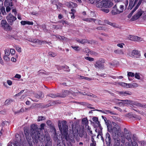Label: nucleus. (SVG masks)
Segmentation results:
<instances>
[{
    "label": "nucleus",
    "instance_id": "dca6fc26",
    "mask_svg": "<svg viewBox=\"0 0 146 146\" xmlns=\"http://www.w3.org/2000/svg\"><path fill=\"white\" fill-rule=\"evenodd\" d=\"M103 4V0L99 2L98 0H97L95 4H96L97 7L100 9L101 10L103 8H104Z\"/></svg>",
    "mask_w": 146,
    "mask_h": 146
},
{
    "label": "nucleus",
    "instance_id": "a878e982",
    "mask_svg": "<svg viewBox=\"0 0 146 146\" xmlns=\"http://www.w3.org/2000/svg\"><path fill=\"white\" fill-rule=\"evenodd\" d=\"M108 130L110 133H112L113 131V128L112 125L110 123H108L107 124Z\"/></svg>",
    "mask_w": 146,
    "mask_h": 146
},
{
    "label": "nucleus",
    "instance_id": "4468645a",
    "mask_svg": "<svg viewBox=\"0 0 146 146\" xmlns=\"http://www.w3.org/2000/svg\"><path fill=\"white\" fill-rule=\"evenodd\" d=\"M140 0H139V2ZM138 0H129V3L128 7V9H131L138 2Z\"/></svg>",
    "mask_w": 146,
    "mask_h": 146
},
{
    "label": "nucleus",
    "instance_id": "5fc2aeb1",
    "mask_svg": "<svg viewBox=\"0 0 146 146\" xmlns=\"http://www.w3.org/2000/svg\"><path fill=\"white\" fill-rule=\"evenodd\" d=\"M10 52L11 54L14 55L15 54V51L14 49L11 48L10 49Z\"/></svg>",
    "mask_w": 146,
    "mask_h": 146
},
{
    "label": "nucleus",
    "instance_id": "f257e3e1",
    "mask_svg": "<svg viewBox=\"0 0 146 146\" xmlns=\"http://www.w3.org/2000/svg\"><path fill=\"white\" fill-rule=\"evenodd\" d=\"M45 125L44 123H42L40 127L38 128L37 125L35 124L31 125V130L25 128L24 130L25 134L27 141L29 144L33 141L34 143H37L39 140L41 142L44 141L45 136L42 132Z\"/></svg>",
    "mask_w": 146,
    "mask_h": 146
},
{
    "label": "nucleus",
    "instance_id": "3c124183",
    "mask_svg": "<svg viewBox=\"0 0 146 146\" xmlns=\"http://www.w3.org/2000/svg\"><path fill=\"white\" fill-rule=\"evenodd\" d=\"M135 77V78L138 79H140V76L139 75V74L138 73H136L135 75H134Z\"/></svg>",
    "mask_w": 146,
    "mask_h": 146
},
{
    "label": "nucleus",
    "instance_id": "a18cd8bd",
    "mask_svg": "<svg viewBox=\"0 0 146 146\" xmlns=\"http://www.w3.org/2000/svg\"><path fill=\"white\" fill-rule=\"evenodd\" d=\"M97 29L100 30H104L105 31L106 29L103 27H98L96 28Z\"/></svg>",
    "mask_w": 146,
    "mask_h": 146
},
{
    "label": "nucleus",
    "instance_id": "6e6552de",
    "mask_svg": "<svg viewBox=\"0 0 146 146\" xmlns=\"http://www.w3.org/2000/svg\"><path fill=\"white\" fill-rule=\"evenodd\" d=\"M29 41L33 43H38V44H42V43H47L49 45L51 44V43L50 42H47L45 41H41L38 39H30Z\"/></svg>",
    "mask_w": 146,
    "mask_h": 146
},
{
    "label": "nucleus",
    "instance_id": "c756f323",
    "mask_svg": "<svg viewBox=\"0 0 146 146\" xmlns=\"http://www.w3.org/2000/svg\"><path fill=\"white\" fill-rule=\"evenodd\" d=\"M82 123L86 126L88 124V120L86 118H83L82 120Z\"/></svg>",
    "mask_w": 146,
    "mask_h": 146
},
{
    "label": "nucleus",
    "instance_id": "c85d7f7f",
    "mask_svg": "<svg viewBox=\"0 0 146 146\" xmlns=\"http://www.w3.org/2000/svg\"><path fill=\"white\" fill-rule=\"evenodd\" d=\"M53 38H58L61 40H63L65 38L64 36H61L59 35H53Z\"/></svg>",
    "mask_w": 146,
    "mask_h": 146
},
{
    "label": "nucleus",
    "instance_id": "052dcab7",
    "mask_svg": "<svg viewBox=\"0 0 146 146\" xmlns=\"http://www.w3.org/2000/svg\"><path fill=\"white\" fill-rule=\"evenodd\" d=\"M119 11L120 12V13L122 12L123 11V5H121L119 7Z\"/></svg>",
    "mask_w": 146,
    "mask_h": 146
},
{
    "label": "nucleus",
    "instance_id": "4c0bfd02",
    "mask_svg": "<svg viewBox=\"0 0 146 146\" xmlns=\"http://www.w3.org/2000/svg\"><path fill=\"white\" fill-rule=\"evenodd\" d=\"M77 41L82 44H84L85 43H87L88 42L87 40L86 39H82L81 40H77Z\"/></svg>",
    "mask_w": 146,
    "mask_h": 146
},
{
    "label": "nucleus",
    "instance_id": "bf43d9fd",
    "mask_svg": "<svg viewBox=\"0 0 146 146\" xmlns=\"http://www.w3.org/2000/svg\"><path fill=\"white\" fill-rule=\"evenodd\" d=\"M48 96L52 98H55L57 96L56 95L53 94H49Z\"/></svg>",
    "mask_w": 146,
    "mask_h": 146
},
{
    "label": "nucleus",
    "instance_id": "cd10ccee",
    "mask_svg": "<svg viewBox=\"0 0 146 146\" xmlns=\"http://www.w3.org/2000/svg\"><path fill=\"white\" fill-rule=\"evenodd\" d=\"M83 20L84 21L88 22H93V21H95V19L92 18H88L84 19H83Z\"/></svg>",
    "mask_w": 146,
    "mask_h": 146
},
{
    "label": "nucleus",
    "instance_id": "0eeeda50",
    "mask_svg": "<svg viewBox=\"0 0 146 146\" xmlns=\"http://www.w3.org/2000/svg\"><path fill=\"white\" fill-rule=\"evenodd\" d=\"M7 21L10 25H12L13 22L17 19V18L11 13H9L6 17Z\"/></svg>",
    "mask_w": 146,
    "mask_h": 146
},
{
    "label": "nucleus",
    "instance_id": "603ef678",
    "mask_svg": "<svg viewBox=\"0 0 146 146\" xmlns=\"http://www.w3.org/2000/svg\"><path fill=\"white\" fill-rule=\"evenodd\" d=\"M139 143L141 144V146H146V141H141L139 142Z\"/></svg>",
    "mask_w": 146,
    "mask_h": 146
},
{
    "label": "nucleus",
    "instance_id": "423d86ee",
    "mask_svg": "<svg viewBox=\"0 0 146 146\" xmlns=\"http://www.w3.org/2000/svg\"><path fill=\"white\" fill-rule=\"evenodd\" d=\"M112 124L113 125L112 133H113L115 136L118 135V133L120 131V127L115 122H113Z\"/></svg>",
    "mask_w": 146,
    "mask_h": 146
},
{
    "label": "nucleus",
    "instance_id": "aec40b11",
    "mask_svg": "<svg viewBox=\"0 0 146 146\" xmlns=\"http://www.w3.org/2000/svg\"><path fill=\"white\" fill-rule=\"evenodd\" d=\"M115 54L119 56H121L124 54V52L121 49H117L115 50L114 51Z\"/></svg>",
    "mask_w": 146,
    "mask_h": 146
},
{
    "label": "nucleus",
    "instance_id": "6ab92c4d",
    "mask_svg": "<svg viewBox=\"0 0 146 146\" xmlns=\"http://www.w3.org/2000/svg\"><path fill=\"white\" fill-rule=\"evenodd\" d=\"M142 1V0H140V1L137 4V5L135 7L134 9L129 14V15L130 16H131L132 15L133 13L138 9L139 7L141 4V2Z\"/></svg>",
    "mask_w": 146,
    "mask_h": 146
},
{
    "label": "nucleus",
    "instance_id": "864d4df0",
    "mask_svg": "<svg viewBox=\"0 0 146 146\" xmlns=\"http://www.w3.org/2000/svg\"><path fill=\"white\" fill-rule=\"evenodd\" d=\"M97 0H86L87 1H88L89 3H91V4H95L96 1Z\"/></svg>",
    "mask_w": 146,
    "mask_h": 146
},
{
    "label": "nucleus",
    "instance_id": "774afa93",
    "mask_svg": "<svg viewBox=\"0 0 146 146\" xmlns=\"http://www.w3.org/2000/svg\"><path fill=\"white\" fill-rule=\"evenodd\" d=\"M7 84L9 86H11L12 84V81L10 80H7Z\"/></svg>",
    "mask_w": 146,
    "mask_h": 146
},
{
    "label": "nucleus",
    "instance_id": "6e6d98bb",
    "mask_svg": "<svg viewBox=\"0 0 146 146\" xmlns=\"http://www.w3.org/2000/svg\"><path fill=\"white\" fill-rule=\"evenodd\" d=\"M5 56H9L10 54V52L9 50L7 49H5Z\"/></svg>",
    "mask_w": 146,
    "mask_h": 146
},
{
    "label": "nucleus",
    "instance_id": "37998d69",
    "mask_svg": "<svg viewBox=\"0 0 146 146\" xmlns=\"http://www.w3.org/2000/svg\"><path fill=\"white\" fill-rule=\"evenodd\" d=\"M131 84V88H135L138 86V84L136 83H133Z\"/></svg>",
    "mask_w": 146,
    "mask_h": 146
},
{
    "label": "nucleus",
    "instance_id": "13d9d810",
    "mask_svg": "<svg viewBox=\"0 0 146 146\" xmlns=\"http://www.w3.org/2000/svg\"><path fill=\"white\" fill-rule=\"evenodd\" d=\"M1 10L2 14L4 15H5L6 14L5 9L4 8H2Z\"/></svg>",
    "mask_w": 146,
    "mask_h": 146
},
{
    "label": "nucleus",
    "instance_id": "393cba45",
    "mask_svg": "<svg viewBox=\"0 0 146 146\" xmlns=\"http://www.w3.org/2000/svg\"><path fill=\"white\" fill-rule=\"evenodd\" d=\"M99 129H100V130H99V131L98 132V135L97 136V138H98V137L99 135L100 136L101 139L103 141H104V139L103 138V136H102V128L101 126H99Z\"/></svg>",
    "mask_w": 146,
    "mask_h": 146
},
{
    "label": "nucleus",
    "instance_id": "20e7f679",
    "mask_svg": "<svg viewBox=\"0 0 146 146\" xmlns=\"http://www.w3.org/2000/svg\"><path fill=\"white\" fill-rule=\"evenodd\" d=\"M45 138L44 141L45 140V146H52V142L50 140V138L48 132L45 131Z\"/></svg>",
    "mask_w": 146,
    "mask_h": 146
},
{
    "label": "nucleus",
    "instance_id": "680f3d73",
    "mask_svg": "<svg viewBox=\"0 0 146 146\" xmlns=\"http://www.w3.org/2000/svg\"><path fill=\"white\" fill-rule=\"evenodd\" d=\"M59 22L62 23L63 25H64V24H67L68 22L67 21L65 20H62Z\"/></svg>",
    "mask_w": 146,
    "mask_h": 146
},
{
    "label": "nucleus",
    "instance_id": "f03ea898",
    "mask_svg": "<svg viewBox=\"0 0 146 146\" xmlns=\"http://www.w3.org/2000/svg\"><path fill=\"white\" fill-rule=\"evenodd\" d=\"M58 125L60 130L62 133L63 136L65 138L66 141L72 143L75 142L74 137L76 138L77 140H79L78 139V132L77 129L75 128L74 129L73 123L72 124V134L68 135V127L67 125V122L65 121H63L61 123L60 121H59L58 123Z\"/></svg>",
    "mask_w": 146,
    "mask_h": 146
},
{
    "label": "nucleus",
    "instance_id": "f8f14e48",
    "mask_svg": "<svg viewBox=\"0 0 146 146\" xmlns=\"http://www.w3.org/2000/svg\"><path fill=\"white\" fill-rule=\"evenodd\" d=\"M117 93L122 96H126L127 95H131L132 93L129 91H117Z\"/></svg>",
    "mask_w": 146,
    "mask_h": 146
},
{
    "label": "nucleus",
    "instance_id": "e433bc0d",
    "mask_svg": "<svg viewBox=\"0 0 146 146\" xmlns=\"http://www.w3.org/2000/svg\"><path fill=\"white\" fill-rule=\"evenodd\" d=\"M71 47L75 50L77 51H79L80 49V47L78 46H72Z\"/></svg>",
    "mask_w": 146,
    "mask_h": 146
},
{
    "label": "nucleus",
    "instance_id": "69168bd1",
    "mask_svg": "<svg viewBox=\"0 0 146 146\" xmlns=\"http://www.w3.org/2000/svg\"><path fill=\"white\" fill-rule=\"evenodd\" d=\"M101 10L106 13H108L109 11V9H103L102 8Z\"/></svg>",
    "mask_w": 146,
    "mask_h": 146
},
{
    "label": "nucleus",
    "instance_id": "de8ad7c7",
    "mask_svg": "<svg viewBox=\"0 0 146 146\" xmlns=\"http://www.w3.org/2000/svg\"><path fill=\"white\" fill-rule=\"evenodd\" d=\"M7 56H3V59L6 62H8L10 60V58Z\"/></svg>",
    "mask_w": 146,
    "mask_h": 146
},
{
    "label": "nucleus",
    "instance_id": "b1692460",
    "mask_svg": "<svg viewBox=\"0 0 146 146\" xmlns=\"http://www.w3.org/2000/svg\"><path fill=\"white\" fill-rule=\"evenodd\" d=\"M21 24L23 25H33V23L32 21H22L21 22Z\"/></svg>",
    "mask_w": 146,
    "mask_h": 146
},
{
    "label": "nucleus",
    "instance_id": "c03bdc74",
    "mask_svg": "<svg viewBox=\"0 0 146 146\" xmlns=\"http://www.w3.org/2000/svg\"><path fill=\"white\" fill-rule=\"evenodd\" d=\"M45 119V117L43 116H38V119L37 120L38 121H40L44 120Z\"/></svg>",
    "mask_w": 146,
    "mask_h": 146
},
{
    "label": "nucleus",
    "instance_id": "412c9836",
    "mask_svg": "<svg viewBox=\"0 0 146 146\" xmlns=\"http://www.w3.org/2000/svg\"><path fill=\"white\" fill-rule=\"evenodd\" d=\"M1 26L4 29H6L8 28L9 25L6 20H2L1 21Z\"/></svg>",
    "mask_w": 146,
    "mask_h": 146
},
{
    "label": "nucleus",
    "instance_id": "9d476101",
    "mask_svg": "<svg viewBox=\"0 0 146 146\" xmlns=\"http://www.w3.org/2000/svg\"><path fill=\"white\" fill-rule=\"evenodd\" d=\"M103 2L104 8L110 7L113 5V3L110 0H103Z\"/></svg>",
    "mask_w": 146,
    "mask_h": 146
},
{
    "label": "nucleus",
    "instance_id": "79ce46f5",
    "mask_svg": "<svg viewBox=\"0 0 146 146\" xmlns=\"http://www.w3.org/2000/svg\"><path fill=\"white\" fill-rule=\"evenodd\" d=\"M68 68V67L67 66H61L59 67V68H58V70H60L64 68L67 69Z\"/></svg>",
    "mask_w": 146,
    "mask_h": 146
},
{
    "label": "nucleus",
    "instance_id": "58836bf2",
    "mask_svg": "<svg viewBox=\"0 0 146 146\" xmlns=\"http://www.w3.org/2000/svg\"><path fill=\"white\" fill-rule=\"evenodd\" d=\"M48 55L51 57H54L56 55V54L52 52H50L48 53Z\"/></svg>",
    "mask_w": 146,
    "mask_h": 146
},
{
    "label": "nucleus",
    "instance_id": "338daca9",
    "mask_svg": "<svg viewBox=\"0 0 146 146\" xmlns=\"http://www.w3.org/2000/svg\"><path fill=\"white\" fill-rule=\"evenodd\" d=\"M47 124L49 126H51L52 122L50 120H48L46 122Z\"/></svg>",
    "mask_w": 146,
    "mask_h": 146
},
{
    "label": "nucleus",
    "instance_id": "0e129e2a",
    "mask_svg": "<svg viewBox=\"0 0 146 146\" xmlns=\"http://www.w3.org/2000/svg\"><path fill=\"white\" fill-rule=\"evenodd\" d=\"M12 102V100L8 99L7 100H6L5 102V103L6 104H8L10 103H11Z\"/></svg>",
    "mask_w": 146,
    "mask_h": 146
},
{
    "label": "nucleus",
    "instance_id": "39448f33",
    "mask_svg": "<svg viewBox=\"0 0 146 146\" xmlns=\"http://www.w3.org/2000/svg\"><path fill=\"white\" fill-rule=\"evenodd\" d=\"M4 5L6 7V11L7 12L10 11L11 9L13 8V6L12 0H5Z\"/></svg>",
    "mask_w": 146,
    "mask_h": 146
},
{
    "label": "nucleus",
    "instance_id": "72a5a7b5",
    "mask_svg": "<svg viewBox=\"0 0 146 146\" xmlns=\"http://www.w3.org/2000/svg\"><path fill=\"white\" fill-rule=\"evenodd\" d=\"M104 22L105 23L107 24H108L110 25H111L112 26H113V27H114L115 26L114 24L112 23L111 22H109L107 20H104Z\"/></svg>",
    "mask_w": 146,
    "mask_h": 146
},
{
    "label": "nucleus",
    "instance_id": "f3484780",
    "mask_svg": "<svg viewBox=\"0 0 146 146\" xmlns=\"http://www.w3.org/2000/svg\"><path fill=\"white\" fill-rule=\"evenodd\" d=\"M66 5L68 7L71 8L76 7L77 6V4L72 2H66Z\"/></svg>",
    "mask_w": 146,
    "mask_h": 146
},
{
    "label": "nucleus",
    "instance_id": "9b49d317",
    "mask_svg": "<svg viewBox=\"0 0 146 146\" xmlns=\"http://www.w3.org/2000/svg\"><path fill=\"white\" fill-rule=\"evenodd\" d=\"M143 13V12L141 9L138 10L137 13L133 17V20H135L138 19L142 15Z\"/></svg>",
    "mask_w": 146,
    "mask_h": 146
},
{
    "label": "nucleus",
    "instance_id": "a19ab883",
    "mask_svg": "<svg viewBox=\"0 0 146 146\" xmlns=\"http://www.w3.org/2000/svg\"><path fill=\"white\" fill-rule=\"evenodd\" d=\"M127 135H127L125 136L126 139H127L128 141L130 143L131 142V143H132V140H131L130 135Z\"/></svg>",
    "mask_w": 146,
    "mask_h": 146
},
{
    "label": "nucleus",
    "instance_id": "4d7b16f0",
    "mask_svg": "<svg viewBox=\"0 0 146 146\" xmlns=\"http://www.w3.org/2000/svg\"><path fill=\"white\" fill-rule=\"evenodd\" d=\"M127 76H128L133 77L134 76V74L133 73L131 72H128Z\"/></svg>",
    "mask_w": 146,
    "mask_h": 146
},
{
    "label": "nucleus",
    "instance_id": "473e14b6",
    "mask_svg": "<svg viewBox=\"0 0 146 146\" xmlns=\"http://www.w3.org/2000/svg\"><path fill=\"white\" fill-rule=\"evenodd\" d=\"M105 114H109L111 115H115V113L113 111H111L109 110H105Z\"/></svg>",
    "mask_w": 146,
    "mask_h": 146
},
{
    "label": "nucleus",
    "instance_id": "f704fd0d",
    "mask_svg": "<svg viewBox=\"0 0 146 146\" xmlns=\"http://www.w3.org/2000/svg\"><path fill=\"white\" fill-rule=\"evenodd\" d=\"M93 22H94L96 24H98L99 25H102V21L98 19H95V21H93Z\"/></svg>",
    "mask_w": 146,
    "mask_h": 146
},
{
    "label": "nucleus",
    "instance_id": "7ed1b4c3",
    "mask_svg": "<svg viewBox=\"0 0 146 146\" xmlns=\"http://www.w3.org/2000/svg\"><path fill=\"white\" fill-rule=\"evenodd\" d=\"M105 62L104 60L102 58H100L97 60L94 64V66L96 68L103 69L104 66L103 64Z\"/></svg>",
    "mask_w": 146,
    "mask_h": 146
},
{
    "label": "nucleus",
    "instance_id": "ddd939ff",
    "mask_svg": "<svg viewBox=\"0 0 146 146\" xmlns=\"http://www.w3.org/2000/svg\"><path fill=\"white\" fill-rule=\"evenodd\" d=\"M129 39L133 41H140L142 40V39L137 36L130 35L128 37Z\"/></svg>",
    "mask_w": 146,
    "mask_h": 146
},
{
    "label": "nucleus",
    "instance_id": "e2e57ef3",
    "mask_svg": "<svg viewBox=\"0 0 146 146\" xmlns=\"http://www.w3.org/2000/svg\"><path fill=\"white\" fill-rule=\"evenodd\" d=\"M124 45V44L123 43H119L117 44V46L118 47H119L121 48H123V45Z\"/></svg>",
    "mask_w": 146,
    "mask_h": 146
},
{
    "label": "nucleus",
    "instance_id": "c9c22d12",
    "mask_svg": "<svg viewBox=\"0 0 146 146\" xmlns=\"http://www.w3.org/2000/svg\"><path fill=\"white\" fill-rule=\"evenodd\" d=\"M118 84L121 86L127 88V83L123 82H119Z\"/></svg>",
    "mask_w": 146,
    "mask_h": 146
},
{
    "label": "nucleus",
    "instance_id": "2eb2a0df",
    "mask_svg": "<svg viewBox=\"0 0 146 146\" xmlns=\"http://www.w3.org/2000/svg\"><path fill=\"white\" fill-rule=\"evenodd\" d=\"M106 141V142L107 146H110V144L111 138L110 134L108 133H106L105 135Z\"/></svg>",
    "mask_w": 146,
    "mask_h": 146
},
{
    "label": "nucleus",
    "instance_id": "ea45409f",
    "mask_svg": "<svg viewBox=\"0 0 146 146\" xmlns=\"http://www.w3.org/2000/svg\"><path fill=\"white\" fill-rule=\"evenodd\" d=\"M84 58L85 59L90 61H93L94 60V58H91L89 56H86Z\"/></svg>",
    "mask_w": 146,
    "mask_h": 146
},
{
    "label": "nucleus",
    "instance_id": "8fccbe9b",
    "mask_svg": "<svg viewBox=\"0 0 146 146\" xmlns=\"http://www.w3.org/2000/svg\"><path fill=\"white\" fill-rule=\"evenodd\" d=\"M8 124H9L8 122L7 121H3L1 125L3 127L7 125Z\"/></svg>",
    "mask_w": 146,
    "mask_h": 146
},
{
    "label": "nucleus",
    "instance_id": "1a4fd4ad",
    "mask_svg": "<svg viewBox=\"0 0 146 146\" xmlns=\"http://www.w3.org/2000/svg\"><path fill=\"white\" fill-rule=\"evenodd\" d=\"M131 57L134 58H140L141 56L140 52L136 50L132 51L131 52Z\"/></svg>",
    "mask_w": 146,
    "mask_h": 146
},
{
    "label": "nucleus",
    "instance_id": "09e8293b",
    "mask_svg": "<svg viewBox=\"0 0 146 146\" xmlns=\"http://www.w3.org/2000/svg\"><path fill=\"white\" fill-rule=\"evenodd\" d=\"M94 122H96L97 124H99V122L98 121V118L96 117H94L92 118Z\"/></svg>",
    "mask_w": 146,
    "mask_h": 146
},
{
    "label": "nucleus",
    "instance_id": "4be33fe9",
    "mask_svg": "<svg viewBox=\"0 0 146 146\" xmlns=\"http://www.w3.org/2000/svg\"><path fill=\"white\" fill-rule=\"evenodd\" d=\"M115 140L114 143V146H119L120 145V139L118 137H117L116 138H114Z\"/></svg>",
    "mask_w": 146,
    "mask_h": 146
},
{
    "label": "nucleus",
    "instance_id": "a211bd4d",
    "mask_svg": "<svg viewBox=\"0 0 146 146\" xmlns=\"http://www.w3.org/2000/svg\"><path fill=\"white\" fill-rule=\"evenodd\" d=\"M111 13L113 15H115L120 13L119 10L117 8L116 5H115L113 7Z\"/></svg>",
    "mask_w": 146,
    "mask_h": 146
},
{
    "label": "nucleus",
    "instance_id": "49530a36",
    "mask_svg": "<svg viewBox=\"0 0 146 146\" xmlns=\"http://www.w3.org/2000/svg\"><path fill=\"white\" fill-rule=\"evenodd\" d=\"M15 47L16 48V50L19 52H21V48L19 46H15Z\"/></svg>",
    "mask_w": 146,
    "mask_h": 146
},
{
    "label": "nucleus",
    "instance_id": "bb28decb",
    "mask_svg": "<svg viewBox=\"0 0 146 146\" xmlns=\"http://www.w3.org/2000/svg\"><path fill=\"white\" fill-rule=\"evenodd\" d=\"M70 93L68 91L66 90L64 91L62 94L60 95V96L61 97L64 98L66 96L68 95Z\"/></svg>",
    "mask_w": 146,
    "mask_h": 146
},
{
    "label": "nucleus",
    "instance_id": "7c9ffc66",
    "mask_svg": "<svg viewBox=\"0 0 146 146\" xmlns=\"http://www.w3.org/2000/svg\"><path fill=\"white\" fill-rule=\"evenodd\" d=\"M131 104L134 105L142 107L143 104L139 103L137 102H133Z\"/></svg>",
    "mask_w": 146,
    "mask_h": 146
},
{
    "label": "nucleus",
    "instance_id": "5701e85b",
    "mask_svg": "<svg viewBox=\"0 0 146 146\" xmlns=\"http://www.w3.org/2000/svg\"><path fill=\"white\" fill-rule=\"evenodd\" d=\"M7 146H20V143L17 141H15L12 143L9 142Z\"/></svg>",
    "mask_w": 146,
    "mask_h": 146
},
{
    "label": "nucleus",
    "instance_id": "2f4dec72",
    "mask_svg": "<svg viewBox=\"0 0 146 146\" xmlns=\"http://www.w3.org/2000/svg\"><path fill=\"white\" fill-rule=\"evenodd\" d=\"M42 93L40 92L39 93V94H35L34 96L35 98H39L42 97Z\"/></svg>",
    "mask_w": 146,
    "mask_h": 146
}]
</instances>
